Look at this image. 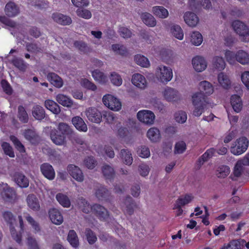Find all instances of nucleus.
Segmentation results:
<instances>
[{
  "label": "nucleus",
  "mask_w": 249,
  "mask_h": 249,
  "mask_svg": "<svg viewBox=\"0 0 249 249\" xmlns=\"http://www.w3.org/2000/svg\"><path fill=\"white\" fill-rule=\"evenodd\" d=\"M2 217L3 220L9 226L11 235L13 238L18 244L21 242V231H23L24 224L22 217L21 215L18 216L20 231L18 233L15 229V226H16V220L15 216L13 213L8 211H5L2 213Z\"/></svg>",
  "instance_id": "obj_1"
},
{
  "label": "nucleus",
  "mask_w": 249,
  "mask_h": 249,
  "mask_svg": "<svg viewBox=\"0 0 249 249\" xmlns=\"http://www.w3.org/2000/svg\"><path fill=\"white\" fill-rule=\"evenodd\" d=\"M155 75L159 82L166 84L172 79L173 71L170 67L160 65L156 68Z\"/></svg>",
  "instance_id": "obj_2"
},
{
  "label": "nucleus",
  "mask_w": 249,
  "mask_h": 249,
  "mask_svg": "<svg viewBox=\"0 0 249 249\" xmlns=\"http://www.w3.org/2000/svg\"><path fill=\"white\" fill-rule=\"evenodd\" d=\"M200 93H194L192 96V104L194 106L193 114L196 117H199L207 107V100L205 102L201 99Z\"/></svg>",
  "instance_id": "obj_3"
},
{
  "label": "nucleus",
  "mask_w": 249,
  "mask_h": 249,
  "mask_svg": "<svg viewBox=\"0 0 249 249\" xmlns=\"http://www.w3.org/2000/svg\"><path fill=\"white\" fill-rule=\"evenodd\" d=\"M232 27L235 32L239 36L240 39L245 42H249V28L239 20L234 21Z\"/></svg>",
  "instance_id": "obj_4"
},
{
  "label": "nucleus",
  "mask_w": 249,
  "mask_h": 249,
  "mask_svg": "<svg viewBox=\"0 0 249 249\" xmlns=\"http://www.w3.org/2000/svg\"><path fill=\"white\" fill-rule=\"evenodd\" d=\"M248 146V139L245 137H242L232 143L231 147V152L234 155H240L245 152Z\"/></svg>",
  "instance_id": "obj_5"
},
{
  "label": "nucleus",
  "mask_w": 249,
  "mask_h": 249,
  "mask_svg": "<svg viewBox=\"0 0 249 249\" xmlns=\"http://www.w3.org/2000/svg\"><path fill=\"white\" fill-rule=\"evenodd\" d=\"M0 196L6 202L14 203L17 199L15 190L7 183H0Z\"/></svg>",
  "instance_id": "obj_6"
},
{
  "label": "nucleus",
  "mask_w": 249,
  "mask_h": 249,
  "mask_svg": "<svg viewBox=\"0 0 249 249\" xmlns=\"http://www.w3.org/2000/svg\"><path fill=\"white\" fill-rule=\"evenodd\" d=\"M102 101L106 107L113 111H118L122 108L120 101L111 94H107L103 96Z\"/></svg>",
  "instance_id": "obj_7"
},
{
  "label": "nucleus",
  "mask_w": 249,
  "mask_h": 249,
  "mask_svg": "<svg viewBox=\"0 0 249 249\" xmlns=\"http://www.w3.org/2000/svg\"><path fill=\"white\" fill-rule=\"evenodd\" d=\"M199 92H196L195 93H200L201 94V99L204 102L207 100L206 97L212 95L214 91V86L210 82L203 80L200 82L197 85Z\"/></svg>",
  "instance_id": "obj_8"
},
{
  "label": "nucleus",
  "mask_w": 249,
  "mask_h": 249,
  "mask_svg": "<svg viewBox=\"0 0 249 249\" xmlns=\"http://www.w3.org/2000/svg\"><path fill=\"white\" fill-rule=\"evenodd\" d=\"M162 97L169 102H176L181 98L179 92L176 89L166 87L161 91Z\"/></svg>",
  "instance_id": "obj_9"
},
{
  "label": "nucleus",
  "mask_w": 249,
  "mask_h": 249,
  "mask_svg": "<svg viewBox=\"0 0 249 249\" xmlns=\"http://www.w3.org/2000/svg\"><path fill=\"white\" fill-rule=\"evenodd\" d=\"M137 117L140 122L149 125L153 124L155 120L154 113L151 110L146 109L139 111Z\"/></svg>",
  "instance_id": "obj_10"
},
{
  "label": "nucleus",
  "mask_w": 249,
  "mask_h": 249,
  "mask_svg": "<svg viewBox=\"0 0 249 249\" xmlns=\"http://www.w3.org/2000/svg\"><path fill=\"white\" fill-rule=\"evenodd\" d=\"M85 114L89 120L91 122L99 124L102 121V115L95 107H88L85 111Z\"/></svg>",
  "instance_id": "obj_11"
},
{
  "label": "nucleus",
  "mask_w": 249,
  "mask_h": 249,
  "mask_svg": "<svg viewBox=\"0 0 249 249\" xmlns=\"http://www.w3.org/2000/svg\"><path fill=\"white\" fill-rule=\"evenodd\" d=\"M192 64L195 71L198 72L205 71L208 65L206 59L199 55L196 56L192 59Z\"/></svg>",
  "instance_id": "obj_12"
},
{
  "label": "nucleus",
  "mask_w": 249,
  "mask_h": 249,
  "mask_svg": "<svg viewBox=\"0 0 249 249\" xmlns=\"http://www.w3.org/2000/svg\"><path fill=\"white\" fill-rule=\"evenodd\" d=\"M131 82L133 85L141 89H144L148 85V82L145 76L138 73L132 75Z\"/></svg>",
  "instance_id": "obj_13"
},
{
  "label": "nucleus",
  "mask_w": 249,
  "mask_h": 249,
  "mask_svg": "<svg viewBox=\"0 0 249 249\" xmlns=\"http://www.w3.org/2000/svg\"><path fill=\"white\" fill-rule=\"evenodd\" d=\"M69 174L76 181L82 182L84 180V176L82 170L78 166L70 164L67 167Z\"/></svg>",
  "instance_id": "obj_14"
},
{
  "label": "nucleus",
  "mask_w": 249,
  "mask_h": 249,
  "mask_svg": "<svg viewBox=\"0 0 249 249\" xmlns=\"http://www.w3.org/2000/svg\"><path fill=\"white\" fill-rule=\"evenodd\" d=\"M55 99L59 104L64 107H70L74 106L75 108L78 107V105L77 104H74L70 97L64 94H58L56 96Z\"/></svg>",
  "instance_id": "obj_15"
},
{
  "label": "nucleus",
  "mask_w": 249,
  "mask_h": 249,
  "mask_svg": "<svg viewBox=\"0 0 249 249\" xmlns=\"http://www.w3.org/2000/svg\"><path fill=\"white\" fill-rule=\"evenodd\" d=\"M184 20L185 23L191 27H196L199 22V18L194 13L186 12L184 13Z\"/></svg>",
  "instance_id": "obj_16"
},
{
  "label": "nucleus",
  "mask_w": 249,
  "mask_h": 249,
  "mask_svg": "<svg viewBox=\"0 0 249 249\" xmlns=\"http://www.w3.org/2000/svg\"><path fill=\"white\" fill-rule=\"evenodd\" d=\"M40 170L43 176L49 180H53L55 177V172L53 166L48 163H44L40 166Z\"/></svg>",
  "instance_id": "obj_17"
},
{
  "label": "nucleus",
  "mask_w": 249,
  "mask_h": 249,
  "mask_svg": "<svg viewBox=\"0 0 249 249\" xmlns=\"http://www.w3.org/2000/svg\"><path fill=\"white\" fill-rule=\"evenodd\" d=\"M49 215L52 222L55 225H59L63 222V217L61 213L55 208L50 210Z\"/></svg>",
  "instance_id": "obj_18"
},
{
  "label": "nucleus",
  "mask_w": 249,
  "mask_h": 249,
  "mask_svg": "<svg viewBox=\"0 0 249 249\" xmlns=\"http://www.w3.org/2000/svg\"><path fill=\"white\" fill-rule=\"evenodd\" d=\"M122 207L124 213L126 214L131 215L133 213L137 205L133 199L128 196L126 198Z\"/></svg>",
  "instance_id": "obj_19"
},
{
  "label": "nucleus",
  "mask_w": 249,
  "mask_h": 249,
  "mask_svg": "<svg viewBox=\"0 0 249 249\" xmlns=\"http://www.w3.org/2000/svg\"><path fill=\"white\" fill-rule=\"evenodd\" d=\"M188 5L192 10L197 9L200 5L208 9L212 7L210 0H188Z\"/></svg>",
  "instance_id": "obj_20"
},
{
  "label": "nucleus",
  "mask_w": 249,
  "mask_h": 249,
  "mask_svg": "<svg viewBox=\"0 0 249 249\" xmlns=\"http://www.w3.org/2000/svg\"><path fill=\"white\" fill-rule=\"evenodd\" d=\"M94 80L101 85H105L108 82V77L106 74L99 70H95L91 72Z\"/></svg>",
  "instance_id": "obj_21"
},
{
  "label": "nucleus",
  "mask_w": 249,
  "mask_h": 249,
  "mask_svg": "<svg viewBox=\"0 0 249 249\" xmlns=\"http://www.w3.org/2000/svg\"><path fill=\"white\" fill-rule=\"evenodd\" d=\"M47 80L54 87L60 88L63 86L62 79L54 72H49L47 75Z\"/></svg>",
  "instance_id": "obj_22"
},
{
  "label": "nucleus",
  "mask_w": 249,
  "mask_h": 249,
  "mask_svg": "<svg viewBox=\"0 0 249 249\" xmlns=\"http://www.w3.org/2000/svg\"><path fill=\"white\" fill-rule=\"evenodd\" d=\"M93 212L101 219L106 220L109 216L107 210L99 204H95L92 206Z\"/></svg>",
  "instance_id": "obj_23"
},
{
  "label": "nucleus",
  "mask_w": 249,
  "mask_h": 249,
  "mask_svg": "<svg viewBox=\"0 0 249 249\" xmlns=\"http://www.w3.org/2000/svg\"><path fill=\"white\" fill-rule=\"evenodd\" d=\"M16 183L21 188H27L29 184L28 179L22 173L16 172L14 176Z\"/></svg>",
  "instance_id": "obj_24"
},
{
  "label": "nucleus",
  "mask_w": 249,
  "mask_h": 249,
  "mask_svg": "<svg viewBox=\"0 0 249 249\" xmlns=\"http://www.w3.org/2000/svg\"><path fill=\"white\" fill-rule=\"evenodd\" d=\"M231 104L236 113L240 112L243 108V102L241 97L236 94L233 95L231 97Z\"/></svg>",
  "instance_id": "obj_25"
},
{
  "label": "nucleus",
  "mask_w": 249,
  "mask_h": 249,
  "mask_svg": "<svg viewBox=\"0 0 249 249\" xmlns=\"http://www.w3.org/2000/svg\"><path fill=\"white\" fill-rule=\"evenodd\" d=\"M217 81L218 84L225 89L230 88L231 85V80L228 75L223 72H221L217 75Z\"/></svg>",
  "instance_id": "obj_26"
},
{
  "label": "nucleus",
  "mask_w": 249,
  "mask_h": 249,
  "mask_svg": "<svg viewBox=\"0 0 249 249\" xmlns=\"http://www.w3.org/2000/svg\"><path fill=\"white\" fill-rule=\"evenodd\" d=\"M212 65L213 68L218 71H222L226 68V62L222 56H215L213 58Z\"/></svg>",
  "instance_id": "obj_27"
},
{
  "label": "nucleus",
  "mask_w": 249,
  "mask_h": 249,
  "mask_svg": "<svg viewBox=\"0 0 249 249\" xmlns=\"http://www.w3.org/2000/svg\"><path fill=\"white\" fill-rule=\"evenodd\" d=\"M72 123L75 127L79 131L86 132L88 127L83 119L79 116H75L72 118Z\"/></svg>",
  "instance_id": "obj_28"
},
{
  "label": "nucleus",
  "mask_w": 249,
  "mask_h": 249,
  "mask_svg": "<svg viewBox=\"0 0 249 249\" xmlns=\"http://www.w3.org/2000/svg\"><path fill=\"white\" fill-rule=\"evenodd\" d=\"M28 206L30 209L35 211H37L40 209V204L37 198L33 194L29 195L26 198Z\"/></svg>",
  "instance_id": "obj_29"
},
{
  "label": "nucleus",
  "mask_w": 249,
  "mask_h": 249,
  "mask_svg": "<svg viewBox=\"0 0 249 249\" xmlns=\"http://www.w3.org/2000/svg\"><path fill=\"white\" fill-rule=\"evenodd\" d=\"M52 18L56 22L63 25H69L71 23V18L67 16L60 13H54L52 15Z\"/></svg>",
  "instance_id": "obj_30"
},
{
  "label": "nucleus",
  "mask_w": 249,
  "mask_h": 249,
  "mask_svg": "<svg viewBox=\"0 0 249 249\" xmlns=\"http://www.w3.org/2000/svg\"><path fill=\"white\" fill-rule=\"evenodd\" d=\"M215 149L213 148L207 150L197 161V168H199L204 162L207 161L210 158L213 156L215 153Z\"/></svg>",
  "instance_id": "obj_31"
},
{
  "label": "nucleus",
  "mask_w": 249,
  "mask_h": 249,
  "mask_svg": "<svg viewBox=\"0 0 249 249\" xmlns=\"http://www.w3.org/2000/svg\"><path fill=\"white\" fill-rule=\"evenodd\" d=\"M236 61L243 65L249 64V53L243 50L236 52Z\"/></svg>",
  "instance_id": "obj_32"
},
{
  "label": "nucleus",
  "mask_w": 249,
  "mask_h": 249,
  "mask_svg": "<svg viewBox=\"0 0 249 249\" xmlns=\"http://www.w3.org/2000/svg\"><path fill=\"white\" fill-rule=\"evenodd\" d=\"M141 18L146 25L151 27H155L156 25V20L151 14L146 12L142 13Z\"/></svg>",
  "instance_id": "obj_33"
},
{
  "label": "nucleus",
  "mask_w": 249,
  "mask_h": 249,
  "mask_svg": "<svg viewBox=\"0 0 249 249\" xmlns=\"http://www.w3.org/2000/svg\"><path fill=\"white\" fill-rule=\"evenodd\" d=\"M152 12L155 16L160 18H166L169 16L168 10L163 6H154Z\"/></svg>",
  "instance_id": "obj_34"
},
{
  "label": "nucleus",
  "mask_w": 249,
  "mask_h": 249,
  "mask_svg": "<svg viewBox=\"0 0 249 249\" xmlns=\"http://www.w3.org/2000/svg\"><path fill=\"white\" fill-rule=\"evenodd\" d=\"M45 107L55 114H58L61 111L60 106L52 100H46L44 103Z\"/></svg>",
  "instance_id": "obj_35"
},
{
  "label": "nucleus",
  "mask_w": 249,
  "mask_h": 249,
  "mask_svg": "<svg viewBox=\"0 0 249 249\" xmlns=\"http://www.w3.org/2000/svg\"><path fill=\"white\" fill-rule=\"evenodd\" d=\"M50 137L53 142L56 145H63L65 142V136L59 134L56 130H53L51 131Z\"/></svg>",
  "instance_id": "obj_36"
},
{
  "label": "nucleus",
  "mask_w": 249,
  "mask_h": 249,
  "mask_svg": "<svg viewBox=\"0 0 249 249\" xmlns=\"http://www.w3.org/2000/svg\"><path fill=\"white\" fill-rule=\"evenodd\" d=\"M120 157L123 162L126 165H130L133 162V158L130 151L126 149H123L120 152Z\"/></svg>",
  "instance_id": "obj_37"
},
{
  "label": "nucleus",
  "mask_w": 249,
  "mask_h": 249,
  "mask_svg": "<svg viewBox=\"0 0 249 249\" xmlns=\"http://www.w3.org/2000/svg\"><path fill=\"white\" fill-rule=\"evenodd\" d=\"M6 14L9 17H14L19 13L18 7L14 2L8 3L5 7Z\"/></svg>",
  "instance_id": "obj_38"
},
{
  "label": "nucleus",
  "mask_w": 249,
  "mask_h": 249,
  "mask_svg": "<svg viewBox=\"0 0 249 249\" xmlns=\"http://www.w3.org/2000/svg\"><path fill=\"white\" fill-rule=\"evenodd\" d=\"M190 41L195 46H199L203 41L202 35L198 31H194L190 35Z\"/></svg>",
  "instance_id": "obj_39"
},
{
  "label": "nucleus",
  "mask_w": 249,
  "mask_h": 249,
  "mask_svg": "<svg viewBox=\"0 0 249 249\" xmlns=\"http://www.w3.org/2000/svg\"><path fill=\"white\" fill-rule=\"evenodd\" d=\"M95 195L100 200H103L108 196V190L101 185H97L95 188Z\"/></svg>",
  "instance_id": "obj_40"
},
{
  "label": "nucleus",
  "mask_w": 249,
  "mask_h": 249,
  "mask_svg": "<svg viewBox=\"0 0 249 249\" xmlns=\"http://www.w3.org/2000/svg\"><path fill=\"white\" fill-rule=\"evenodd\" d=\"M147 136L151 141L157 142L160 139V130L156 127H151L147 131Z\"/></svg>",
  "instance_id": "obj_41"
},
{
  "label": "nucleus",
  "mask_w": 249,
  "mask_h": 249,
  "mask_svg": "<svg viewBox=\"0 0 249 249\" xmlns=\"http://www.w3.org/2000/svg\"><path fill=\"white\" fill-rule=\"evenodd\" d=\"M170 33L174 37L180 40L183 39V30L178 25L174 24L172 25L170 27Z\"/></svg>",
  "instance_id": "obj_42"
},
{
  "label": "nucleus",
  "mask_w": 249,
  "mask_h": 249,
  "mask_svg": "<svg viewBox=\"0 0 249 249\" xmlns=\"http://www.w3.org/2000/svg\"><path fill=\"white\" fill-rule=\"evenodd\" d=\"M58 202L64 208H69L71 206V201L69 197L63 193H58L55 196Z\"/></svg>",
  "instance_id": "obj_43"
},
{
  "label": "nucleus",
  "mask_w": 249,
  "mask_h": 249,
  "mask_svg": "<svg viewBox=\"0 0 249 249\" xmlns=\"http://www.w3.org/2000/svg\"><path fill=\"white\" fill-rule=\"evenodd\" d=\"M134 61L137 64L142 67L148 68L150 66L148 59L142 55L139 54L135 55Z\"/></svg>",
  "instance_id": "obj_44"
},
{
  "label": "nucleus",
  "mask_w": 249,
  "mask_h": 249,
  "mask_svg": "<svg viewBox=\"0 0 249 249\" xmlns=\"http://www.w3.org/2000/svg\"><path fill=\"white\" fill-rule=\"evenodd\" d=\"M32 114L33 116L38 120L44 119L45 116V112L44 108L39 105H36L33 107Z\"/></svg>",
  "instance_id": "obj_45"
},
{
  "label": "nucleus",
  "mask_w": 249,
  "mask_h": 249,
  "mask_svg": "<svg viewBox=\"0 0 249 249\" xmlns=\"http://www.w3.org/2000/svg\"><path fill=\"white\" fill-rule=\"evenodd\" d=\"M245 245V240L242 239L233 240L227 245V249H242Z\"/></svg>",
  "instance_id": "obj_46"
},
{
  "label": "nucleus",
  "mask_w": 249,
  "mask_h": 249,
  "mask_svg": "<svg viewBox=\"0 0 249 249\" xmlns=\"http://www.w3.org/2000/svg\"><path fill=\"white\" fill-rule=\"evenodd\" d=\"M67 240L72 247L76 248L78 247V238L76 232L74 230H70L69 231Z\"/></svg>",
  "instance_id": "obj_47"
},
{
  "label": "nucleus",
  "mask_w": 249,
  "mask_h": 249,
  "mask_svg": "<svg viewBox=\"0 0 249 249\" xmlns=\"http://www.w3.org/2000/svg\"><path fill=\"white\" fill-rule=\"evenodd\" d=\"M77 204L79 208L86 213H88L91 211H93L92 207H91L87 201L83 198H79Z\"/></svg>",
  "instance_id": "obj_48"
},
{
  "label": "nucleus",
  "mask_w": 249,
  "mask_h": 249,
  "mask_svg": "<svg viewBox=\"0 0 249 249\" xmlns=\"http://www.w3.org/2000/svg\"><path fill=\"white\" fill-rule=\"evenodd\" d=\"M109 78L111 83L115 86L119 87L123 83L121 76L116 72H111L109 74Z\"/></svg>",
  "instance_id": "obj_49"
},
{
  "label": "nucleus",
  "mask_w": 249,
  "mask_h": 249,
  "mask_svg": "<svg viewBox=\"0 0 249 249\" xmlns=\"http://www.w3.org/2000/svg\"><path fill=\"white\" fill-rule=\"evenodd\" d=\"M96 150L99 154H103L104 152L110 158H114L115 155L112 147L109 145H105L104 148L99 147Z\"/></svg>",
  "instance_id": "obj_50"
},
{
  "label": "nucleus",
  "mask_w": 249,
  "mask_h": 249,
  "mask_svg": "<svg viewBox=\"0 0 249 249\" xmlns=\"http://www.w3.org/2000/svg\"><path fill=\"white\" fill-rule=\"evenodd\" d=\"M102 173L106 179H111L115 176L114 169L108 165H105L103 166Z\"/></svg>",
  "instance_id": "obj_51"
},
{
  "label": "nucleus",
  "mask_w": 249,
  "mask_h": 249,
  "mask_svg": "<svg viewBox=\"0 0 249 249\" xmlns=\"http://www.w3.org/2000/svg\"><path fill=\"white\" fill-rule=\"evenodd\" d=\"M112 50L117 54L125 55L127 53L126 47L121 44H115L111 45Z\"/></svg>",
  "instance_id": "obj_52"
},
{
  "label": "nucleus",
  "mask_w": 249,
  "mask_h": 249,
  "mask_svg": "<svg viewBox=\"0 0 249 249\" xmlns=\"http://www.w3.org/2000/svg\"><path fill=\"white\" fill-rule=\"evenodd\" d=\"M225 57L227 61L231 65H234L236 61V53L226 50L224 52Z\"/></svg>",
  "instance_id": "obj_53"
},
{
  "label": "nucleus",
  "mask_w": 249,
  "mask_h": 249,
  "mask_svg": "<svg viewBox=\"0 0 249 249\" xmlns=\"http://www.w3.org/2000/svg\"><path fill=\"white\" fill-rule=\"evenodd\" d=\"M230 168L226 165L220 166L217 170L216 175L218 178H224L230 174Z\"/></svg>",
  "instance_id": "obj_54"
},
{
  "label": "nucleus",
  "mask_w": 249,
  "mask_h": 249,
  "mask_svg": "<svg viewBox=\"0 0 249 249\" xmlns=\"http://www.w3.org/2000/svg\"><path fill=\"white\" fill-rule=\"evenodd\" d=\"M25 219L31 225L36 233H39L40 231V227L39 224L29 214L25 216Z\"/></svg>",
  "instance_id": "obj_55"
},
{
  "label": "nucleus",
  "mask_w": 249,
  "mask_h": 249,
  "mask_svg": "<svg viewBox=\"0 0 249 249\" xmlns=\"http://www.w3.org/2000/svg\"><path fill=\"white\" fill-rule=\"evenodd\" d=\"M18 116L19 120L23 123H26L28 121V115L22 106H19L18 107Z\"/></svg>",
  "instance_id": "obj_56"
},
{
  "label": "nucleus",
  "mask_w": 249,
  "mask_h": 249,
  "mask_svg": "<svg viewBox=\"0 0 249 249\" xmlns=\"http://www.w3.org/2000/svg\"><path fill=\"white\" fill-rule=\"evenodd\" d=\"M193 199V196L191 195H186L178 198L175 203L182 207L191 202Z\"/></svg>",
  "instance_id": "obj_57"
},
{
  "label": "nucleus",
  "mask_w": 249,
  "mask_h": 249,
  "mask_svg": "<svg viewBox=\"0 0 249 249\" xmlns=\"http://www.w3.org/2000/svg\"><path fill=\"white\" fill-rule=\"evenodd\" d=\"M77 15L80 18L89 19L92 17L91 12L86 9L78 8L76 11Z\"/></svg>",
  "instance_id": "obj_58"
},
{
  "label": "nucleus",
  "mask_w": 249,
  "mask_h": 249,
  "mask_svg": "<svg viewBox=\"0 0 249 249\" xmlns=\"http://www.w3.org/2000/svg\"><path fill=\"white\" fill-rule=\"evenodd\" d=\"M25 138L32 143H35L37 139L36 132L32 130H27L24 133Z\"/></svg>",
  "instance_id": "obj_59"
},
{
  "label": "nucleus",
  "mask_w": 249,
  "mask_h": 249,
  "mask_svg": "<svg viewBox=\"0 0 249 249\" xmlns=\"http://www.w3.org/2000/svg\"><path fill=\"white\" fill-rule=\"evenodd\" d=\"M81 84L84 88L92 91H95L97 89V86L93 82L87 79H83Z\"/></svg>",
  "instance_id": "obj_60"
},
{
  "label": "nucleus",
  "mask_w": 249,
  "mask_h": 249,
  "mask_svg": "<svg viewBox=\"0 0 249 249\" xmlns=\"http://www.w3.org/2000/svg\"><path fill=\"white\" fill-rule=\"evenodd\" d=\"M150 169L149 166L145 163L141 164L138 167V172L142 177L147 176L149 173Z\"/></svg>",
  "instance_id": "obj_61"
},
{
  "label": "nucleus",
  "mask_w": 249,
  "mask_h": 249,
  "mask_svg": "<svg viewBox=\"0 0 249 249\" xmlns=\"http://www.w3.org/2000/svg\"><path fill=\"white\" fill-rule=\"evenodd\" d=\"M187 114L185 112L183 111H178L175 114L176 121L179 123H184L187 120Z\"/></svg>",
  "instance_id": "obj_62"
},
{
  "label": "nucleus",
  "mask_w": 249,
  "mask_h": 249,
  "mask_svg": "<svg viewBox=\"0 0 249 249\" xmlns=\"http://www.w3.org/2000/svg\"><path fill=\"white\" fill-rule=\"evenodd\" d=\"M1 147L6 155H8L11 158L15 157L13 149L8 143L6 142H3L1 144Z\"/></svg>",
  "instance_id": "obj_63"
},
{
  "label": "nucleus",
  "mask_w": 249,
  "mask_h": 249,
  "mask_svg": "<svg viewBox=\"0 0 249 249\" xmlns=\"http://www.w3.org/2000/svg\"><path fill=\"white\" fill-rule=\"evenodd\" d=\"M137 153L142 158H148L150 155L149 148L145 146H141L137 150Z\"/></svg>",
  "instance_id": "obj_64"
}]
</instances>
